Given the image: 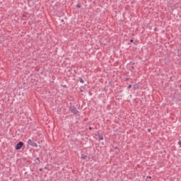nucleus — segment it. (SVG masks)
I'll return each instance as SVG.
<instances>
[{
    "instance_id": "nucleus-1",
    "label": "nucleus",
    "mask_w": 181,
    "mask_h": 181,
    "mask_svg": "<svg viewBox=\"0 0 181 181\" xmlns=\"http://www.w3.org/2000/svg\"><path fill=\"white\" fill-rule=\"evenodd\" d=\"M69 111H71V112H72V114H74L75 115L80 114V112L77 110V107L73 105H70Z\"/></svg>"
},
{
    "instance_id": "nucleus-2",
    "label": "nucleus",
    "mask_w": 181,
    "mask_h": 181,
    "mask_svg": "<svg viewBox=\"0 0 181 181\" xmlns=\"http://www.w3.org/2000/svg\"><path fill=\"white\" fill-rule=\"evenodd\" d=\"M25 146V143L23 141H19L15 146L16 151H20V149H22Z\"/></svg>"
},
{
    "instance_id": "nucleus-3",
    "label": "nucleus",
    "mask_w": 181,
    "mask_h": 181,
    "mask_svg": "<svg viewBox=\"0 0 181 181\" xmlns=\"http://www.w3.org/2000/svg\"><path fill=\"white\" fill-rule=\"evenodd\" d=\"M28 144L30 145V146H33L34 148H37V144L35 143L33 140L29 139L28 141Z\"/></svg>"
},
{
    "instance_id": "nucleus-4",
    "label": "nucleus",
    "mask_w": 181,
    "mask_h": 181,
    "mask_svg": "<svg viewBox=\"0 0 181 181\" xmlns=\"http://www.w3.org/2000/svg\"><path fill=\"white\" fill-rule=\"evenodd\" d=\"M133 88H134V90H139V83H135L133 86Z\"/></svg>"
},
{
    "instance_id": "nucleus-5",
    "label": "nucleus",
    "mask_w": 181,
    "mask_h": 181,
    "mask_svg": "<svg viewBox=\"0 0 181 181\" xmlns=\"http://www.w3.org/2000/svg\"><path fill=\"white\" fill-rule=\"evenodd\" d=\"M98 136L99 141H103V140H104V136H103V134L98 133Z\"/></svg>"
},
{
    "instance_id": "nucleus-6",
    "label": "nucleus",
    "mask_w": 181,
    "mask_h": 181,
    "mask_svg": "<svg viewBox=\"0 0 181 181\" xmlns=\"http://www.w3.org/2000/svg\"><path fill=\"white\" fill-rule=\"evenodd\" d=\"M35 165H40V158L39 157H37L35 160Z\"/></svg>"
},
{
    "instance_id": "nucleus-7",
    "label": "nucleus",
    "mask_w": 181,
    "mask_h": 181,
    "mask_svg": "<svg viewBox=\"0 0 181 181\" xmlns=\"http://www.w3.org/2000/svg\"><path fill=\"white\" fill-rule=\"evenodd\" d=\"M27 16H26V14H23V15L21 16V19H22L23 21H26Z\"/></svg>"
},
{
    "instance_id": "nucleus-8",
    "label": "nucleus",
    "mask_w": 181,
    "mask_h": 181,
    "mask_svg": "<svg viewBox=\"0 0 181 181\" xmlns=\"http://www.w3.org/2000/svg\"><path fill=\"white\" fill-rule=\"evenodd\" d=\"M33 24H35V21H30L28 22V25H29L30 26H32V25H33Z\"/></svg>"
},
{
    "instance_id": "nucleus-9",
    "label": "nucleus",
    "mask_w": 181,
    "mask_h": 181,
    "mask_svg": "<svg viewBox=\"0 0 181 181\" xmlns=\"http://www.w3.org/2000/svg\"><path fill=\"white\" fill-rule=\"evenodd\" d=\"M78 81H80V83H81L82 84H84V80H83V78L81 77L78 78Z\"/></svg>"
},
{
    "instance_id": "nucleus-10",
    "label": "nucleus",
    "mask_w": 181,
    "mask_h": 181,
    "mask_svg": "<svg viewBox=\"0 0 181 181\" xmlns=\"http://www.w3.org/2000/svg\"><path fill=\"white\" fill-rule=\"evenodd\" d=\"M81 159H84V160L87 159V156L85 155V154H82L81 155Z\"/></svg>"
},
{
    "instance_id": "nucleus-11",
    "label": "nucleus",
    "mask_w": 181,
    "mask_h": 181,
    "mask_svg": "<svg viewBox=\"0 0 181 181\" xmlns=\"http://www.w3.org/2000/svg\"><path fill=\"white\" fill-rule=\"evenodd\" d=\"M45 169H46L47 170H50V168H49V164H47V165L45 166Z\"/></svg>"
},
{
    "instance_id": "nucleus-12",
    "label": "nucleus",
    "mask_w": 181,
    "mask_h": 181,
    "mask_svg": "<svg viewBox=\"0 0 181 181\" xmlns=\"http://www.w3.org/2000/svg\"><path fill=\"white\" fill-rule=\"evenodd\" d=\"M76 8H81V4H76Z\"/></svg>"
},
{
    "instance_id": "nucleus-13",
    "label": "nucleus",
    "mask_w": 181,
    "mask_h": 181,
    "mask_svg": "<svg viewBox=\"0 0 181 181\" xmlns=\"http://www.w3.org/2000/svg\"><path fill=\"white\" fill-rule=\"evenodd\" d=\"M129 64H130L132 66H135V62H130V63Z\"/></svg>"
},
{
    "instance_id": "nucleus-14",
    "label": "nucleus",
    "mask_w": 181,
    "mask_h": 181,
    "mask_svg": "<svg viewBox=\"0 0 181 181\" xmlns=\"http://www.w3.org/2000/svg\"><path fill=\"white\" fill-rule=\"evenodd\" d=\"M127 88H128V90H129V88H132V84L129 85Z\"/></svg>"
},
{
    "instance_id": "nucleus-15",
    "label": "nucleus",
    "mask_w": 181,
    "mask_h": 181,
    "mask_svg": "<svg viewBox=\"0 0 181 181\" xmlns=\"http://www.w3.org/2000/svg\"><path fill=\"white\" fill-rule=\"evenodd\" d=\"M62 87H63V88H68L67 86L66 85H62Z\"/></svg>"
},
{
    "instance_id": "nucleus-16",
    "label": "nucleus",
    "mask_w": 181,
    "mask_h": 181,
    "mask_svg": "<svg viewBox=\"0 0 181 181\" xmlns=\"http://www.w3.org/2000/svg\"><path fill=\"white\" fill-rule=\"evenodd\" d=\"M129 42H130V43H134V39H131V40H129Z\"/></svg>"
},
{
    "instance_id": "nucleus-17",
    "label": "nucleus",
    "mask_w": 181,
    "mask_h": 181,
    "mask_svg": "<svg viewBox=\"0 0 181 181\" xmlns=\"http://www.w3.org/2000/svg\"><path fill=\"white\" fill-rule=\"evenodd\" d=\"M178 145H180V148H181V141H178Z\"/></svg>"
},
{
    "instance_id": "nucleus-18",
    "label": "nucleus",
    "mask_w": 181,
    "mask_h": 181,
    "mask_svg": "<svg viewBox=\"0 0 181 181\" xmlns=\"http://www.w3.org/2000/svg\"><path fill=\"white\" fill-rule=\"evenodd\" d=\"M146 179H152V177L151 176H147Z\"/></svg>"
},
{
    "instance_id": "nucleus-19",
    "label": "nucleus",
    "mask_w": 181,
    "mask_h": 181,
    "mask_svg": "<svg viewBox=\"0 0 181 181\" xmlns=\"http://www.w3.org/2000/svg\"><path fill=\"white\" fill-rule=\"evenodd\" d=\"M177 56H178V57H181V53H180V52H178Z\"/></svg>"
},
{
    "instance_id": "nucleus-20",
    "label": "nucleus",
    "mask_w": 181,
    "mask_h": 181,
    "mask_svg": "<svg viewBox=\"0 0 181 181\" xmlns=\"http://www.w3.org/2000/svg\"><path fill=\"white\" fill-rule=\"evenodd\" d=\"M129 81V78H126L124 80V81Z\"/></svg>"
},
{
    "instance_id": "nucleus-21",
    "label": "nucleus",
    "mask_w": 181,
    "mask_h": 181,
    "mask_svg": "<svg viewBox=\"0 0 181 181\" xmlns=\"http://www.w3.org/2000/svg\"><path fill=\"white\" fill-rule=\"evenodd\" d=\"M88 94H89V95H93V93H91V91H89Z\"/></svg>"
},
{
    "instance_id": "nucleus-22",
    "label": "nucleus",
    "mask_w": 181,
    "mask_h": 181,
    "mask_svg": "<svg viewBox=\"0 0 181 181\" xmlns=\"http://www.w3.org/2000/svg\"><path fill=\"white\" fill-rule=\"evenodd\" d=\"M88 129H90V131H93V127H88Z\"/></svg>"
},
{
    "instance_id": "nucleus-23",
    "label": "nucleus",
    "mask_w": 181,
    "mask_h": 181,
    "mask_svg": "<svg viewBox=\"0 0 181 181\" xmlns=\"http://www.w3.org/2000/svg\"><path fill=\"white\" fill-rule=\"evenodd\" d=\"M39 170L40 172H43V168H40Z\"/></svg>"
},
{
    "instance_id": "nucleus-24",
    "label": "nucleus",
    "mask_w": 181,
    "mask_h": 181,
    "mask_svg": "<svg viewBox=\"0 0 181 181\" xmlns=\"http://www.w3.org/2000/svg\"><path fill=\"white\" fill-rule=\"evenodd\" d=\"M147 131H148V132H151V129H148Z\"/></svg>"
},
{
    "instance_id": "nucleus-25",
    "label": "nucleus",
    "mask_w": 181,
    "mask_h": 181,
    "mask_svg": "<svg viewBox=\"0 0 181 181\" xmlns=\"http://www.w3.org/2000/svg\"><path fill=\"white\" fill-rule=\"evenodd\" d=\"M156 30H158V28H156L154 29V31H155V32H156Z\"/></svg>"
},
{
    "instance_id": "nucleus-26",
    "label": "nucleus",
    "mask_w": 181,
    "mask_h": 181,
    "mask_svg": "<svg viewBox=\"0 0 181 181\" xmlns=\"http://www.w3.org/2000/svg\"><path fill=\"white\" fill-rule=\"evenodd\" d=\"M172 9H173H173H175V6H172Z\"/></svg>"
},
{
    "instance_id": "nucleus-27",
    "label": "nucleus",
    "mask_w": 181,
    "mask_h": 181,
    "mask_svg": "<svg viewBox=\"0 0 181 181\" xmlns=\"http://www.w3.org/2000/svg\"><path fill=\"white\" fill-rule=\"evenodd\" d=\"M132 70H134V69H135V67L132 66Z\"/></svg>"
},
{
    "instance_id": "nucleus-28",
    "label": "nucleus",
    "mask_w": 181,
    "mask_h": 181,
    "mask_svg": "<svg viewBox=\"0 0 181 181\" xmlns=\"http://www.w3.org/2000/svg\"><path fill=\"white\" fill-rule=\"evenodd\" d=\"M75 74H77V71L74 70Z\"/></svg>"
},
{
    "instance_id": "nucleus-29",
    "label": "nucleus",
    "mask_w": 181,
    "mask_h": 181,
    "mask_svg": "<svg viewBox=\"0 0 181 181\" xmlns=\"http://www.w3.org/2000/svg\"><path fill=\"white\" fill-rule=\"evenodd\" d=\"M83 89H80L81 93H83Z\"/></svg>"
},
{
    "instance_id": "nucleus-30",
    "label": "nucleus",
    "mask_w": 181,
    "mask_h": 181,
    "mask_svg": "<svg viewBox=\"0 0 181 181\" xmlns=\"http://www.w3.org/2000/svg\"><path fill=\"white\" fill-rule=\"evenodd\" d=\"M178 5H181V2H178Z\"/></svg>"
},
{
    "instance_id": "nucleus-31",
    "label": "nucleus",
    "mask_w": 181,
    "mask_h": 181,
    "mask_svg": "<svg viewBox=\"0 0 181 181\" xmlns=\"http://www.w3.org/2000/svg\"><path fill=\"white\" fill-rule=\"evenodd\" d=\"M61 22H64V20L62 19V20L61 21Z\"/></svg>"
},
{
    "instance_id": "nucleus-32",
    "label": "nucleus",
    "mask_w": 181,
    "mask_h": 181,
    "mask_svg": "<svg viewBox=\"0 0 181 181\" xmlns=\"http://www.w3.org/2000/svg\"><path fill=\"white\" fill-rule=\"evenodd\" d=\"M134 45H136V43H134Z\"/></svg>"
}]
</instances>
